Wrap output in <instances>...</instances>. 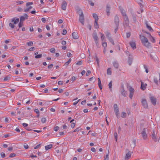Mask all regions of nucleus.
<instances>
[{"label":"nucleus","mask_w":160,"mask_h":160,"mask_svg":"<svg viewBox=\"0 0 160 160\" xmlns=\"http://www.w3.org/2000/svg\"><path fill=\"white\" fill-rule=\"evenodd\" d=\"M150 99L152 104L153 105H156L157 102V99L155 98L153 96H151L150 97Z\"/></svg>","instance_id":"nucleus-8"},{"label":"nucleus","mask_w":160,"mask_h":160,"mask_svg":"<svg viewBox=\"0 0 160 160\" xmlns=\"http://www.w3.org/2000/svg\"><path fill=\"white\" fill-rule=\"evenodd\" d=\"M109 40L110 41V42H111V43L113 45H114V43L113 41V40L111 38L110 39H109Z\"/></svg>","instance_id":"nucleus-54"},{"label":"nucleus","mask_w":160,"mask_h":160,"mask_svg":"<svg viewBox=\"0 0 160 160\" xmlns=\"http://www.w3.org/2000/svg\"><path fill=\"white\" fill-rule=\"evenodd\" d=\"M111 68H109L107 70V74L108 75H111L112 74V72L111 70Z\"/></svg>","instance_id":"nucleus-30"},{"label":"nucleus","mask_w":160,"mask_h":160,"mask_svg":"<svg viewBox=\"0 0 160 160\" xmlns=\"http://www.w3.org/2000/svg\"><path fill=\"white\" fill-rule=\"evenodd\" d=\"M77 13L79 15V16L83 15L82 10L79 8H78L77 9Z\"/></svg>","instance_id":"nucleus-20"},{"label":"nucleus","mask_w":160,"mask_h":160,"mask_svg":"<svg viewBox=\"0 0 160 160\" xmlns=\"http://www.w3.org/2000/svg\"><path fill=\"white\" fill-rule=\"evenodd\" d=\"M72 55V54L69 52H68L67 53V56L68 57H71Z\"/></svg>","instance_id":"nucleus-60"},{"label":"nucleus","mask_w":160,"mask_h":160,"mask_svg":"<svg viewBox=\"0 0 160 160\" xmlns=\"http://www.w3.org/2000/svg\"><path fill=\"white\" fill-rule=\"evenodd\" d=\"M112 81H111L108 84V86H109V88L110 89H110V90L111 91H112Z\"/></svg>","instance_id":"nucleus-39"},{"label":"nucleus","mask_w":160,"mask_h":160,"mask_svg":"<svg viewBox=\"0 0 160 160\" xmlns=\"http://www.w3.org/2000/svg\"><path fill=\"white\" fill-rule=\"evenodd\" d=\"M16 3H17V5L21 4H22L23 3V1H20L17 2H16Z\"/></svg>","instance_id":"nucleus-59"},{"label":"nucleus","mask_w":160,"mask_h":160,"mask_svg":"<svg viewBox=\"0 0 160 160\" xmlns=\"http://www.w3.org/2000/svg\"><path fill=\"white\" fill-rule=\"evenodd\" d=\"M79 21L82 25L84 24V15L80 16L79 17Z\"/></svg>","instance_id":"nucleus-12"},{"label":"nucleus","mask_w":160,"mask_h":160,"mask_svg":"<svg viewBox=\"0 0 160 160\" xmlns=\"http://www.w3.org/2000/svg\"><path fill=\"white\" fill-rule=\"evenodd\" d=\"M129 90L130 92L129 97L131 99H132L134 94V90L130 86L129 88Z\"/></svg>","instance_id":"nucleus-6"},{"label":"nucleus","mask_w":160,"mask_h":160,"mask_svg":"<svg viewBox=\"0 0 160 160\" xmlns=\"http://www.w3.org/2000/svg\"><path fill=\"white\" fill-rule=\"evenodd\" d=\"M142 104L143 107L145 108H148V105L146 100L145 99L142 98L141 100Z\"/></svg>","instance_id":"nucleus-5"},{"label":"nucleus","mask_w":160,"mask_h":160,"mask_svg":"<svg viewBox=\"0 0 160 160\" xmlns=\"http://www.w3.org/2000/svg\"><path fill=\"white\" fill-rule=\"evenodd\" d=\"M114 137H115V139L116 141H117V134L116 132H115L114 134Z\"/></svg>","instance_id":"nucleus-46"},{"label":"nucleus","mask_w":160,"mask_h":160,"mask_svg":"<svg viewBox=\"0 0 160 160\" xmlns=\"http://www.w3.org/2000/svg\"><path fill=\"white\" fill-rule=\"evenodd\" d=\"M115 114L118 118L119 117V111L117 105L116 104H114L113 106Z\"/></svg>","instance_id":"nucleus-4"},{"label":"nucleus","mask_w":160,"mask_h":160,"mask_svg":"<svg viewBox=\"0 0 160 160\" xmlns=\"http://www.w3.org/2000/svg\"><path fill=\"white\" fill-rule=\"evenodd\" d=\"M53 66V64H51L50 65H49L48 66V68L49 69H51L52 68Z\"/></svg>","instance_id":"nucleus-58"},{"label":"nucleus","mask_w":160,"mask_h":160,"mask_svg":"<svg viewBox=\"0 0 160 160\" xmlns=\"http://www.w3.org/2000/svg\"><path fill=\"white\" fill-rule=\"evenodd\" d=\"M98 85H101V81L100 78H98Z\"/></svg>","instance_id":"nucleus-61"},{"label":"nucleus","mask_w":160,"mask_h":160,"mask_svg":"<svg viewBox=\"0 0 160 160\" xmlns=\"http://www.w3.org/2000/svg\"><path fill=\"white\" fill-rule=\"evenodd\" d=\"M145 24L146 25V26L147 27V28L151 32H153V30L152 28L151 27V26H149L148 23L147 22H145Z\"/></svg>","instance_id":"nucleus-23"},{"label":"nucleus","mask_w":160,"mask_h":160,"mask_svg":"<svg viewBox=\"0 0 160 160\" xmlns=\"http://www.w3.org/2000/svg\"><path fill=\"white\" fill-rule=\"evenodd\" d=\"M59 128L58 126H56L54 128V130L55 131H57L59 130Z\"/></svg>","instance_id":"nucleus-56"},{"label":"nucleus","mask_w":160,"mask_h":160,"mask_svg":"<svg viewBox=\"0 0 160 160\" xmlns=\"http://www.w3.org/2000/svg\"><path fill=\"white\" fill-rule=\"evenodd\" d=\"M33 4V3L32 2H27L26 4V6L28 7L29 5H32Z\"/></svg>","instance_id":"nucleus-48"},{"label":"nucleus","mask_w":160,"mask_h":160,"mask_svg":"<svg viewBox=\"0 0 160 160\" xmlns=\"http://www.w3.org/2000/svg\"><path fill=\"white\" fill-rule=\"evenodd\" d=\"M19 21V18H14L11 19V22H14V24H17Z\"/></svg>","instance_id":"nucleus-13"},{"label":"nucleus","mask_w":160,"mask_h":160,"mask_svg":"<svg viewBox=\"0 0 160 160\" xmlns=\"http://www.w3.org/2000/svg\"><path fill=\"white\" fill-rule=\"evenodd\" d=\"M130 145L132 148H134L136 145V140L133 139Z\"/></svg>","instance_id":"nucleus-19"},{"label":"nucleus","mask_w":160,"mask_h":160,"mask_svg":"<svg viewBox=\"0 0 160 160\" xmlns=\"http://www.w3.org/2000/svg\"><path fill=\"white\" fill-rule=\"evenodd\" d=\"M28 16L27 14H24V16H21L20 18V21L22 22L24 21L25 19H27L28 18Z\"/></svg>","instance_id":"nucleus-10"},{"label":"nucleus","mask_w":160,"mask_h":160,"mask_svg":"<svg viewBox=\"0 0 160 160\" xmlns=\"http://www.w3.org/2000/svg\"><path fill=\"white\" fill-rule=\"evenodd\" d=\"M105 34H106V36L107 38L108 39H110L112 38L111 36V34L110 32H109L108 31H107L105 32Z\"/></svg>","instance_id":"nucleus-21"},{"label":"nucleus","mask_w":160,"mask_h":160,"mask_svg":"<svg viewBox=\"0 0 160 160\" xmlns=\"http://www.w3.org/2000/svg\"><path fill=\"white\" fill-rule=\"evenodd\" d=\"M132 19L134 22H136L137 21V18L136 16L134 14H132Z\"/></svg>","instance_id":"nucleus-33"},{"label":"nucleus","mask_w":160,"mask_h":160,"mask_svg":"<svg viewBox=\"0 0 160 160\" xmlns=\"http://www.w3.org/2000/svg\"><path fill=\"white\" fill-rule=\"evenodd\" d=\"M98 21H95L94 22V26L95 28L97 29L99 28L98 24Z\"/></svg>","instance_id":"nucleus-29"},{"label":"nucleus","mask_w":160,"mask_h":160,"mask_svg":"<svg viewBox=\"0 0 160 160\" xmlns=\"http://www.w3.org/2000/svg\"><path fill=\"white\" fill-rule=\"evenodd\" d=\"M102 46L104 47V48H106L107 46V44L106 42H104L102 43Z\"/></svg>","instance_id":"nucleus-41"},{"label":"nucleus","mask_w":160,"mask_h":160,"mask_svg":"<svg viewBox=\"0 0 160 160\" xmlns=\"http://www.w3.org/2000/svg\"><path fill=\"white\" fill-rule=\"evenodd\" d=\"M100 34L101 35V38L102 41H103L105 38V37L103 34H102L100 32Z\"/></svg>","instance_id":"nucleus-44"},{"label":"nucleus","mask_w":160,"mask_h":160,"mask_svg":"<svg viewBox=\"0 0 160 160\" xmlns=\"http://www.w3.org/2000/svg\"><path fill=\"white\" fill-rule=\"evenodd\" d=\"M142 137L144 139H146L147 138V135L146 132V129L144 128L141 132Z\"/></svg>","instance_id":"nucleus-9"},{"label":"nucleus","mask_w":160,"mask_h":160,"mask_svg":"<svg viewBox=\"0 0 160 160\" xmlns=\"http://www.w3.org/2000/svg\"><path fill=\"white\" fill-rule=\"evenodd\" d=\"M23 22L20 21V22L19 23L18 26L19 28L21 27L23 25Z\"/></svg>","instance_id":"nucleus-47"},{"label":"nucleus","mask_w":160,"mask_h":160,"mask_svg":"<svg viewBox=\"0 0 160 160\" xmlns=\"http://www.w3.org/2000/svg\"><path fill=\"white\" fill-rule=\"evenodd\" d=\"M67 33V31L65 29H63V31H62V34L63 35H65Z\"/></svg>","instance_id":"nucleus-57"},{"label":"nucleus","mask_w":160,"mask_h":160,"mask_svg":"<svg viewBox=\"0 0 160 160\" xmlns=\"http://www.w3.org/2000/svg\"><path fill=\"white\" fill-rule=\"evenodd\" d=\"M151 136L152 139L155 142H156L157 141V139L156 137L155 133V131L153 130Z\"/></svg>","instance_id":"nucleus-16"},{"label":"nucleus","mask_w":160,"mask_h":160,"mask_svg":"<svg viewBox=\"0 0 160 160\" xmlns=\"http://www.w3.org/2000/svg\"><path fill=\"white\" fill-rule=\"evenodd\" d=\"M91 71L89 70H88L87 72V73H86V76H88L91 73Z\"/></svg>","instance_id":"nucleus-55"},{"label":"nucleus","mask_w":160,"mask_h":160,"mask_svg":"<svg viewBox=\"0 0 160 160\" xmlns=\"http://www.w3.org/2000/svg\"><path fill=\"white\" fill-rule=\"evenodd\" d=\"M126 114L125 112H123L121 113V117L123 118H125L126 117Z\"/></svg>","instance_id":"nucleus-35"},{"label":"nucleus","mask_w":160,"mask_h":160,"mask_svg":"<svg viewBox=\"0 0 160 160\" xmlns=\"http://www.w3.org/2000/svg\"><path fill=\"white\" fill-rule=\"evenodd\" d=\"M42 57V54H38V55L35 56V58L37 59L40 58H41Z\"/></svg>","instance_id":"nucleus-36"},{"label":"nucleus","mask_w":160,"mask_h":160,"mask_svg":"<svg viewBox=\"0 0 160 160\" xmlns=\"http://www.w3.org/2000/svg\"><path fill=\"white\" fill-rule=\"evenodd\" d=\"M67 6V3L65 1H63L62 2V4L61 5V8L63 10H65L66 9V8Z\"/></svg>","instance_id":"nucleus-11"},{"label":"nucleus","mask_w":160,"mask_h":160,"mask_svg":"<svg viewBox=\"0 0 160 160\" xmlns=\"http://www.w3.org/2000/svg\"><path fill=\"white\" fill-rule=\"evenodd\" d=\"M120 92L122 96L125 97L127 96V92L125 91L124 89L123 85H122L120 87Z\"/></svg>","instance_id":"nucleus-3"},{"label":"nucleus","mask_w":160,"mask_h":160,"mask_svg":"<svg viewBox=\"0 0 160 160\" xmlns=\"http://www.w3.org/2000/svg\"><path fill=\"white\" fill-rule=\"evenodd\" d=\"M139 37L142 44L148 48L150 47V43L148 41V39L143 35H139Z\"/></svg>","instance_id":"nucleus-1"},{"label":"nucleus","mask_w":160,"mask_h":160,"mask_svg":"<svg viewBox=\"0 0 160 160\" xmlns=\"http://www.w3.org/2000/svg\"><path fill=\"white\" fill-rule=\"evenodd\" d=\"M146 87L144 86L143 82H141V88L143 90H145L146 88Z\"/></svg>","instance_id":"nucleus-26"},{"label":"nucleus","mask_w":160,"mask_h":160,"mask_svg":"<svg viewBox=\"0 0 160 160\" xmlns=\"http://www.w3.org/2000/svg\"><path fill=\"white\" fill-rule=\"evenodd\" d=\"M144 69H145V72L147 73H148V68L147 66L145 65L144 66Z\"/></svg>","instance_id":"nucleus-45"},{"label":"nucleus","mask_w":160,"mask_h":160,"mask_svg":"<svg viewBox=\"0 0 160 160\" xmlns=\"http://www.w3.org/2000/svg\"><path fill=\"white\" fill-rule=\"evenodd\" d=\"M119 17L117 15H116L114 19V22L116 27H117L119 26Z\"/></svg>","instance_id":"nucleus-7"},{"label":"nucleus","mask_w":160,"mask_h":160,"mask_svg":"<svg viewBox=\"0 0 160 160\" xmlns=\"http://www.w3.org/2000/svg\"><path fill=\"white\" fill-rule=\"evenodd\" d=\"M50 51L51 53H54L55 52V49L54 48H52L50 49Z\"/></svg>","instance_id":"nucleus-37"},{"label":"nucleus","mask_w":160,"mask_h":160,"mask_svg":"<svg viewBox=\"0 0 160 160\" xmlns=\"http://www.w3.org/2000/svg\"><path fill=\"white\" fill-rule=\"evenodd\" d=\"M92 36L94 40H98V37L97 35V34L96 32H95V31L92 34Z\"/></svg>","instance_id":"nucleus-22"},{"label":"nucleus","mask_w":160,"mask_h":160,"mask_svg":"<svg viewBox=\"0 0 160 160\" xmlns=\"http://www.w3.org/2000/svg\"><path fill=\"white\" fill-rule=\"evenodd\" d=\"M150 38H151V41L153 42H155V39L151 36V34L149 35Z\"/></svg>","instance_id":"nucleus-34"},{"label":"nucleus","mask_w":160,"mask_h":160,"mask_svg":"<svg viewBox=\"0 0 160 160\" xmlns=\"http://www.w3.org/2000/svg\"><path fill=\"white\" fill-rule=\"evenodd\" d=\"M27 44L28 46H32L33 45V42L32 41H30L28 42L27 43Z\"/></svg>","instance_id":"nucleus-32"},{"label":"nucleus","mask_w":160,"mask_h":160,"mask_svg":"<svg viewBox=\"0 0 160 160\" xmlns=\"http://www.w3.org/2000/svg\"><path fill=\"white\" fill-rule=\"evenodd\" d=\"M35 50V48L34 47H32L30 48L29 49V50L30 51H34Z\"/></svg>","instance_id":"nucleus-63"},{"label":"nucleus","mask_w":160,"mask_h":160,"mask_svg":"<svg viewBox=\"0 0 160 160\" xmlns=\"http://www.w3.org/2000/svg\"><path fill=\"white\" fill-rule=\"evenodd\" d=\"M75 125V123L74 122H72L71 124V127L72 128H73L74 127Z\"/></svg>","instance_id":"nucleus-64"},{"label":"nucleus","mask_w":160,"mask_h":160,"mask_svg":"<svg viewBox=\"0 0 160 160\" xmlns=\"http://www.w3.org/2000/svg\"><path fill=\"white\" fill-rule=\"evenodd\" d=\"M130 44L133 49H134L136 48V45L135 42H130Z\"/></svg>","instance_id":"nucleus-18"},{"label":"nucleus","mask_w":160,"mask_h":160,"mask_svg":"<svg viewBox=\"0 0 160 160\" xmlns=\"http://www.w3.org/2000/svg\"><path fill=\"white\" fill-rule=\"evenodd\" d=\"M42 92H44V93H48V90L47 89H43L42 90Z\"/></svg>","instance_id":"nucleus-53"},{"label":"nucleus","mask_w":160,"mask_h":160,"mask_svg":"<svg viewBox=\"0 0 160 160\" xmlns=\"http://www.w3.org/2000/svg\"><path fill=\"white\" fill-rule=\"evenodd\" d=\"M154 82L157 84V85L158 84V80L157 78H154Z\"/></svg>","instance_id":"nucleus-51"},{"label":"nucleus","mask_w":160,"mask_h":160,"mask_svg":"<svg viewBox=\"0 0 160 160\" xmlns=\"http://www.w3.org/2000/svg\"><path fill=\"white\" fill-rule=\"evenodd\" d=\"M129 19L127 15L123 17V24L124 27H127L129 25Z\"/></svg>","instance_id":"nucleus-2"},{"label":"nucleus","mask_w":160,"mask_h":160,"mask_svg":"<svg viewBox=\"0 0 160 160\" xmlns=\"http://www.w3.org/2000/svg\"><path fill=\"white\" fill-rule=\"evenodd\" d=\"M10 79V77H8V76H6V77H5L4 79V81H7V80H9Z\"/></svg>","instance_id":"nucleus-52"},{"label":"nucleus","mask_w":160,"mask_h":160,"mask_svg":"<svg viewBox=\"0 0 160 160\" xmlns=\"http://www.w3.org/2000/svg\"><path fill=\"white\" fill-rule=\"evenodd\" d=\"M95 58L96 61L97 62V64L98 66L99 65V59L97 57V55L96 53L95 54Z\"/></svg>","instance_id":"nucleus-27"},{"label":"nucleus","mask_w":160,"mask_h":160,"mask_svg":"<svg viewBox=\"0 0 160 160\" xmlns=\"http://www.w3.org/2000/svg\"><path fill=\"white\" fill-rule=\"evenodd\" d=\"M112 64L115 68L116 69L118 68L119 65V63L117 61H114L113 62Z\"/></svg>","instance_id":"nucleus-14"},{"label":"nucleus","mask_w":160,"mask_h":160,"mask_svg":"<svg viewBox=\"0 0 160 160\" xmlns=\"http://www.w3.org/2000/svg\"><path fill=\"white\" fill-rule=\"evenodd\" d=\"M131 157V154L130 151H128V152L126 154L125 158L126 160H128L129 158Z\"/></svg>","instance_id":"nucleus-24"},{"label":"nucleus","mask_w":160,"mask_h":160,"mask_svg":"<svg viewBox=\"0 0 160 160\" xmlns=\"http://www.w3.org/2000/svg\"><path fill=\"white\" fill-rule=\"evenodd\" d=\"M46 120V119L45 118H42L41 119V122L43 123L45 122Z\"/></svg>","instance_id":"nucleus-49"},{"label":"nucleus","mask_w":160,"mask_h":160,"mask_svg":"<svg viewBox=\"0 0 160 160\" xmlns=\"http://www.w3.org/2000/svg\"><path fill=\"white\" fill-rule=\"evenodd\" d=\"M72 36L73 38L75 39H78L79 38V36L78 33L75 32H73L72 33Z\"/></svg>","instance_id":"nucleus-17"},{"label":"nucleus","mask_w":160,"mask_h":160,"mask_svg":"<svg viewBox=\"0 0 160 160\" xmlns=\"http://www.w3.org/2000/svg\"><path fill=\"white\" fill-rule=\"evenodd\" d=\"M71 58H70L68 60V61L65 62V63L64 64V66H65L66 67H67L69 64V63L71 62Z\"/></svg>","instance_id":"nucleus-31"},{"label":"nucleus","mask_w":160,"mask_h":160,"mask_svg":"<svg viewBox=\"0 0 160 160\" xmlns=\"http://www.w3.org/2000/svg\"><path fill=\"white\" fill-rule=\"evenodd\" d=\"M121 12L122 15L123 17L125 16V15H127L126 14V13L123 10H121Z\"/></svg>","instance_id":"nucleus-38"},{"label":"nucleus","mask_w":160,"mask_h":160,"mask_svg":"<svg viewBox=\"0 0 160 160\" xmlns=\"http://www.w3.org/2000/svg\"><path fill=\"white\" fill-rule=\"evenodd\" d=\"M110 6L109 5H107L106 6V11L107 12V14L108 16L110 15Z\"/></svg>","instance_id":"nucleus-15"},{"label":"nucleus","mask_w":160,"mask_h":160,"mask_svg":"<svg viewBox=\"0 0 160 160\" xmlns=\"http://www.w3.org/2000/svg\"><path fill=\"white\" fill-rule=\"evenodd\" d=\"M52 146V144H49L48 145L46 146H45V148L46 150H47L48 149L51 148Z\"/></svg>","instance_id":"nucleus-28"},{"label":"nucleus","mask_w":160,"mask_h":160,"mask_svg":"<svg viewBox=\"0 0 160 160\" xmlns=\"http://www.w3.org/2000/svg\"><path fill=\"white\" fill-rule=\"evenodd\" d=\"M9 26L10 27L12 28H13L15 26L13 24H12L11 23H10L9 24Z\"/></svg>","instance_id":"nucleus-40"},{"label":"nucleus","mask_w":160,"mask_h":160,"mask_svg":"<svg viewBox=\"0 0 160 160\" xmlns=\"http://www.w3.org/2000/svg\"><path fill=\"white\" fill-rule=\"evenodd\" d=\"M15 156H16V154L15 153H11L9 155V157L10 158H12V157H15Z\"/></svg>","instance_id":"nucleus-42"},{"label":"nucleus","mask_w":160,"mask_h":160,"mask_svg":"<svg viewBox=\"0 0 160 160\" xmlns=\"http://www.w3.org/2000/svg\"><path fill=\"white\" fill-rule=\"evenodd\" d=\"M93 18L95 19V21H98V16L97 14L96 13H93Z\"/></svg>","instance_id":"nucleus-25"},{"label":"nucleus","mask_w":160,"mask_h":160,"mask_svg":"<svg viewBox=\"0 0 160 160\" xmlns=\"http://www.w3.org/2000/svg\"><path fill=\"white\" fill-rule=\"evenodd\" d=\"M1 156L2 158H4L5 157V154L3 152H2L0 153Z\"/></svg>","instance_id":"nucleus-50"},{"label":"nucleus","mask_w":160,"mask_h":160,"mask_svg":"<svg viewBox=\"0 0 160 160\" xmlns=\"http://www.w3.org/2000/svg\"><path fill=\"white\" fill-rule=\"evenodd\" d=\"M82 61H80L76 63V64L78 65H80L82 64Z\"/></svg>","instance_id":"nucleus-43"},{"label":"nucleus","mask_w":160,"mask_h":160,"mask_svg":"<svg viewBox=\"0 0 160 160\" xmlns=\"http://www.w3.org/2000/svg\"><path fill=\"white\" fill-rule=\"evenodd\" d=\"M58 84L59 85H62L63 84V82L62 81H60L58 82Z\"/></svg>","instance_id":"nucleus-62"}]
</instances>
